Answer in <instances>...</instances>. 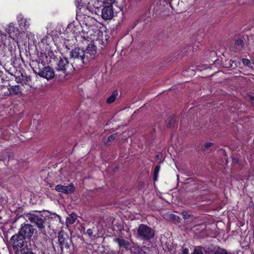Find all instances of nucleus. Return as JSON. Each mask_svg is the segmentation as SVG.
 Instances as JSON below:
<instances>
[{"label": "nucleus", "mask_w": 254, "mask_h": 254, "mask_svg": "<svg viewBox=\"0 0 254 254\" xmlns=\"http://www.w3.org/2000/svg\"><path fill=\"white\" fill-rule=\"evenodd\" d=\"M84 51L80 48H75L70 52V58L72 60V64L78 69L88 64V57L85 55Z\"/></svg>", "instance_id": "f257e3e1"}, {"label": "nucleus", "mask_w": 254, "mask_h": 254, "mask_svg": "<svg viewBox=\"0 0 254 254\" xmlns=\"http://www.w3.org/2000/svg\"><path fill=\"white\" fill-rule=\"evenodd\" d=\"M10 24L8 33L9 36L0 32V47L3 46L4 47L12 48V45L15 44V39L18 36L19 31L17 28L12 26Z\"/></svg>", "instance_id": "f03ea898"}, {"label": "nucleus", "mask_w": 254, "mask_h": 254, "mask_svg": "<svg viewBox=\"0 0 254 254\" xmlns=\"http://www.w3.org/2000/svg\"><path fill=\"white\" fill-rule=\"evenodd\" d=\"M25 239L26 238L18 233L10 238L9 242L15 250V254H17L21 250L29 248L28 243Z\"/></svg>", "instance_id": "7ed1b4c3"}, {"label": "nucleus", "mask_w": 254, "mask_h": 254, "mask_svg": "<svg viewBox=\"0 0 254 254\" xmlns=\"http://www.w3.org/2000/svg\"><path fill=\"white\" fill-rule=\"evenodd\" d=\"M154 230L145 224H140L137 228V237L140 240L148 241L153 238Z\"/></svg>", "instance_id": "20e7f679"}, {"label": "nucleus", "mask_w": 254, "mask_h": 254, "mask_svg": "<svg viewBox=\"0 0 254 254\" xmlns=\"http://www.w3.org/2000/svg\"><path fill=\"white\" fill-rule=\"evenodd\" d=\"M27 218L31 223H34L40 230H42L45 228L46 219L42 215L29 213L27 215Z\"/></svg>", "instance_id": "39448f33"}, {"label": "nucleus", "mask_w": 254, "mask_h": 254, "mask_svg": "<svg viewBox=\"0 0 254 254\" xmlns=\"http://www.w3.org/2000/svg\"><path fill=\"white\" fill-rule=\"evenodd\" d=\"M33 226L29 224H22L19 230L18 233L26 239H30L34 232Z\"/></svg>", "instance_id": "423d86ee"}, {"label": "nucleus", "mask_w": 254, "mask_h": 254, "mask_svg": "<svg viewBox=\"0 0 254 254\" xmlns=\"http://www.w3.org/2000/svg\"><path fill=\"white\" fill-rule=\"evenodd\" d=\"M72 68H74V65H70L66 58H61L57 64L56 69L67 74L69 72V69L71 70Z\"/></svg>", "instance_id": "0eeeda50"}, {"label": "nucleus", "mask_w": 254, "mask_h": 254, "mask_svg": "<svg viewBox=\"0 0 254 254\" xmlns=\"http://www.w3.org/2000/svg\"><path fill=\"white\" fill-rule=\"evenodd\" d=\"M39 75L47 80H50L55 77V71L50 66H45Z\"/></svg>", "instance_id": "6e6552de"}, {"label": "nucleus", "mask_w": 254, "mask_h": 254, "mask_svg": "<svg viewBox=\"0 0 254 254\" xmlns=\"http://www.w3.org/2000/svg\"><path fill=\"white\" fill-rule=\"evenodd\" d=\"M113 7L104 6L102 10L101 16L104 20L111 19L114 16Z\"/></svg>", "instance_id": "1a4fd4ad"}, {"label": "nucleus", "mask_w": 254, "mask_h": 254, "mask_svg": "<svg viewBox=\"0 0 254 254\" xmlns=\"http://www.w3.org/2000/svg\"><path fill=\"white\" fill-rule=\"evenodd\" d=\"M55 190L58 192L69 194L74 191L75 187L73 185H70L69 186L58 185L56 186Z\"/></svg>", "instance_id": "9d476101"}, {"label": "nucleus", "mask_w": 254, "mask_h": 254, "mask_svg": "<svg viewBox=\"0 0 254 254\" xmlns=\"http://www.w3.org/2000/svg\"><path fill=\"white\" fill-rule=\"evenodd\" d=\"M31 67L33 68L34 72L38 75H39L40 72L43 70L44 67L46 66L45 63L40 61H33L30 64Z\"/></svg>", "instance_id": "9b49d317"}, {"label": "nucleus", "mask_w": 254, "mask_h": 254, "mask_svg": "<svg viewBox=\"0 0 254 254\" xmlns=\"http://www.w3.org/2000/svg\"><path fill=\"white\" fill-rule=\"evenodd\" d=\"M85 55L88 57V63L91 59L94 58V56L96 54V47L93 44H89L86 49L84 51Z\"/></svg>", "instance_id": "f8f14e48"}, {"label": "nucleus", "mask_w": 254, "mask_h": 254, "mask_svg": "<svg viewBox=\"0 0 254 254\" xmlns=\"http://www.w3.org/2000/svg\"><path fill=\"white\" fill-rule=\"evenodd\" d=\"M19 25L21 28H27L29 26V20L24 18L22 14H19L17 17Z\"/></svg>", "instance_id": "ddd939ff"}, {"label": "nucleus", "mask_w": 254, "mask_h": 254, "mask_svg": "<svg viewBox=\"0 0 254 254\" xmlns=\"http://www.w3.org/2000/svg\"><path fill=\"white\" fill-rule=\"evenodd\" d=\"M58 241L59 242L60 247L62 250L64 247L66 248H68L69 246L67 242V238H65L62 233H59L58 235Z\"/></svg>", "instance_id": "4468645a"}, {"label": "nucleus", "mask_w": 254, "mask_h": 254, "mask_svg": "<svg viewBox=\"0 0 254 254\" xmlns=\"http://www.w3.org/2000/svg\"><path fill=\"white\" fill-rule=\"evenodd\" d=\"M114 241L118 244L120 248L127 249L129 245V242L123 238H117Z\"/></svg>", "instance_id": "2eb2a0df"}, {"label": "nucleus", "mask_w": 254, "mask_h": 254, "mask_svg": "<svg viewBox=\"0 0 254 254\" xmlns=\"http://www.w3.org/2000/svg\"><path fill=\"white\" fill-rule=\"evenodd\" d=\"M77 219V215L75 213H71L66 219V224L67 226L71 225L75 222Z\"/></svg>", "instance_id": "dca6fc26"}, {"label": "nucleus", "mask_w": 254, "mask_h": 254, "mask_svg": "<svg viewBox=\"0 0 254 254\" xmlns=\"http://www.w3.org/2000/svg\"><path fill=\"white\" fill-rule=\"evenodd\" d=\"M211 151H214L216 149V147L214 146V143L211 142H207L205 143L203 146L202 147V150L203 151H206L208 149L210 148Z\"/></svg>", "instance_id": "f3484780"}, {"label": "nucleus", "mask_w": 254, "mask_h": 254, "mask_svg": "<svg viewBox=\"0 0 254 254\" xmlns=\"http://www.w3.org/2000/svg\"><path fill=\"white\" fill-rule=\"evenodd\" d=\"M10 94H17L20 92V86L19 85L11 86L8 88Z\"/></svg>", "instance_id": "a211bd4d"}, {"label": "nucleus", "mask_w": 254, "mask_h": 254, "mask_svg": "<svg viewBox=\"0 0 254 254\" xmlns=\"http://www.w3.org/2000/svg\"><path fill=\"white\" fill-rule=\"evenodd\" d=\"M118 96V92L117 90L114 91L112 95L107 99V102L109 104L113 103Z\"/></svg>", "instance_id": "6ab92c4d"}, {"label": "nucleus", "mask_w": 254, "mask_h": 254, "mask_svg": "<svg viewBox=\"0 0 254 254\" xmlns=\"http://www.w3.org/2000/svg\"><path fill=\"white\" fill-rule=\"evenodd\" d=\"M242 62L243 64L247 67L254 69V67L253 66L254 64V63H252L251 61L247 59H242Z\"/></svg>", "instance_id": "aec40b11"}, {"label": "nucleus", "mask_w": 254, "mask_h": 254, "mask_svg": "<svg viewBox=\"0 0 254 254\" xmlns=\"http://www.w3.org/2000/svg\"><path fill=\"white\" fill-rule=\"evenodd\" d=\"M160 169V165H157L154 169V174H153V180L154 181H156L157 180L158 175Z\"/></svg>", "instance_id": "412c9836"}, {"label": "nucleus", "mask_w": 254, "mask_h": 254, "mask_svg": "<svg viewBox=\"0 0 254 254\" xmlns=\"http://www.w3.org/2000/svg\"><path fill=\"white\" fill-rule=\"evenodd\" d=\"M133 254H148L146 253V252L144 251L140 247L134 248Z\"/></svg>", "instance_id": "4be33fe9"}, {"label": "nucleus", "mask_w": 254, "mask_h": 254, "mask_svg": "<svg viewBox=\"0 0 254 254\" xmlns=\"http://www.w3.org/2000/svg\"><path fill=\"white\" fill-rule=\"evenodd\" d=\"M116 0H104L103 6H109L113 7V4L115 3Z\"/></svg>", "instance_id": "5701e85b"}, {"label": "nucleus", "mask_w": 254, "mask_h": 254, "mask_svg": "<svg viewBox=\"0 0 254 254\" xmlns=\"http://www.w3.org/2000/svg\"><path fill=\"white\" fill-rule=\"evenodd\" d=\"M182 214L183 218L185 219H189L190 216V213L188 211H183L182 212Z\"/></svg>", "instance_id": "b1692460"}, {"label": "nucleus", "mask_w": 254, "mask_h": 254, "mask_svg": "<svg viewBox=\"0 0 254 254\" xmlns=\"http://www.w3.org/2000/svg\"><path fill=\"white\" fill-rule=\"evenodd\" d=\"M117 135V133H114V134H113L110 135L108 137V141H110V142L113 141L116 137Z\"/></svg>", "instance_id": "393cba45"}, {"label": "nucleus", "mask_w": 254, "mask_h": 254, "mask_svg": "<svg viewBox=\"0 0 254 254\" xmlns=\"http://www.w3.org/2000/svg\"><path fill=\"white\" fill-rule=\"evenodd\" d=\"M214 254H227L226 250L220 249L217 250Z\"/></svg>", "instance_id": "a878e982"}, {"label": "nucleus", "mask_w": 254, "mask_h": 254, "mask_svg": "<svg viewBox=\"0 0 254 254\" xmlns=\"http://www.w3.org/2000/svg\"><path fill=\"white\" fill-rule=\"evenodd\" d=\"M192 254H203L202 251L199 249H195Z\"/></svg>", "instance_id": "bb28decb"}, {"label": "nucleus", "mask_w": 254, "mask_h": 254, "mask_svg": "<svg viewBox=\"0 0 254 254\" xmlns=\"http://www.w3.org/2000/svg\"><path fill=\"white\" fill-rule=\"evenodd\" d=\"M175 122H176V121H175V120L174 119H173V118L169 120L168 126L169 127H174L173 124H175Z\"/></svg>", "instance_id": "cd10ccee"}, {"label": "nucleus", "mask_w": 254, "mask_h": 254, "mask_svg": "<svg viewBox=\"0 0 254 254\" xmlns=\"http://www.w3.org/2000/svg\"><path fill=\"white\" fill-rule=\"evenodd\" d=\"M86 233L90 237H92V236H93V230L91 229H88L86 231Z\"/></svg>", "instance_id": "c85d7f7f"}, {"label": "nucleus", "mask_w": 254, "mask_h": 254, "mask_svg": "<svg viewBox=\"0 0 254 254\" xmlns=\"http://www.w3.org/2000/svg\"><path fill=\"white\" fill-rule=\"evenodd\" d=\"M244 47V41L242 39L239 38V51L241 50V48Z\"/></svg>", "instance_id": "c756f323"}, {"label": "nucleus", "mask_w": 254, "mask_h": 254, "mask_svg": "<svg viewBox=\"0 0 254 254\" xmlns=\"http://www.w3.org/2000/svg\"><path fill=\"white\" fill-rule=\"evenodd\" d=\"M249 100L253 104H254V96L249 95Z\"/></svg>", "instance_id": "7c9ffc66"}, {"label": "nucleus", "mask_w": 254, "mask_h": 254, "mask_svg": "<svg viewBox=\"0 0 254 254\" xmlns=\"http://www.w3.org/2000/svg\"><path fill=\"white\" fill-rule=\"evenodd\" d=\"M189 254V250L188 249L185 248L183 250L181 254Z\"/></svg>", "instance_id": "2f4dec72"}, {"label": "nucleus", "mask_w": 254, "mask_h": 254, "mask_svg": "<svg viewBox=\"0 0 254 254\" xmlns=\"http://www.w3.org/2000/svg\"><path fill=\"white\" fill-rule=\"evenodd\" d=\"M207 68H208V66H207V65L203 64L201 67H200V68L198 69L200 70H201L202 69H206Z\"/></svg>", "instance_id": "473e14b6"}, {"label": "nucleus", "mask_w": 254, "mask_h": 254, "mask_svg": "<svg viewBox=\"0 0 254 254\" xmlns=\"http://www.w3.org/2000/svg\"><path fill=\"white\" fill-rule=\"evenodd\" d=\"M231 66L232 68H235L237 66L236 62L233 61Z\"/></svg>", "instance_id": "72a5a7b5"}, {"label": "nucleus", "mask_w": 254, "mask_h": 254, "mask_svg": "<svg viewBox=\"0 0 254 254\" xmlns=\"http://www.w3.org/2000/svg\"><path fill=\"white\" fill-rule=\"evenodd\" d=\"M188 72H190V74H191L193 73V71L192 69H189L188 70Z\"/></svg>", "instance_id": "f704fd0d"}, {"label": "nucleus", "mask_w": 254, "mask_h": 254, "mask_svg": "<svg viewBox=\"0 0 254 254\" xmlns=\"http://www.w3.org/2000/svg\"><path fill=\"white\" fill-rule=\"evenodd\" d=\"M210 54H211V56H215L216 55V54L214 52H211Z\"/></svg>", "instance_id": "c9c22d12"}, {"label": "nucleus", "mask_w": 254, "mask_h": 254, "mask_svg": "<svg viewBox=\"0 0 254 254\" xmlns=\"http://www.w3.org/2000/svg\"><path fill=\"white\" fill-rule=\"evenodd\" d=\"M183 72L184 75H186V71H184Z\"/></svg>", "instance_id": "e433bc0d"}, {"label": "nucleus", "mask_w": 254, "mask_h": 254, "mask_svg": "<svg viewBox=\"0 0 254 254\" xmlns=\"http://www.w3.org/2000/svg\"><path fill=\"white\" fill-rule=\"evenodd\" d=\"M30 79V77H28V78H27V81H28V80H29V79Z\"/></svg>", "instance_id": "4c0bfd02"}]
</instances>
